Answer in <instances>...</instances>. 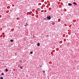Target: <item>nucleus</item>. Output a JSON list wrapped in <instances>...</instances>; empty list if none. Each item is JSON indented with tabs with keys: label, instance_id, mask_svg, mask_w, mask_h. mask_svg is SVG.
<instances>
[{
	"label": "nucleus",
	"instance_id": "nucleus-1",
	"mask_svg": "<svg viewBox=\"0 0 79 79\" xmlns=\"http://www.w3.org/2000/svg\"><path fill=\"white\" fill-rule=\"evenodd\" d=\"M46 18L47 19H49V20H50V19H51V17L50 16H48Z\"/></svg>",
	"mask_w": 79,
	"mask_h": 79
},
{
	"label": "nucleus",
	"instance_id": "nucleus-2",
	"mask_svg": "<svg viewBox=\"0 0 79 79\" xmlns=\"http://www.w3.org/2000/svg\"><path fill=\"white\" fill-rule=\"evenodd\" d=\"M69 5V6H71V5H72V4H71V3H69L68 4Z\"/></svg>",
	"mask_w": 79,
	"mask_h": 79
},
{
	"label": "nucleus",
	"instance_id": "nucleus-3",
	"mask_svg": "<svg viewBox=\"0 0 79 79\" xmlns=\"http://www.w3.org/2000/svg\"><path fill=\"white\" fill-rule=\"evenodd\" d=\"M73 4H74L75 5H77V4L75 2H73Z\"/></svg>",
	"mask_w": 79,
	"mask_h": 79
},
{
	"label": "nucleus",
	"instance_id": "nucleus-4",
	"mask_svg": "<svg viewBox=\"0 0 79 79\" xmlns=\"http://www.w3.org/2000/svg\"><path fill=\"white\" fill-rule=\"evenodd\" d=\"M19 62L20 63H22V60H20Z\"/></svg>",
	"mask_w": 79,
	"mask_h": 79
},
{
	"label": "nucleus",
	"instance_id": "nucleus-5",
	"mask_svg": "<svg viewBox=\"0 0 79 79\" xmlns=\"http://www.w3.org/2000/svg\"><path fill=\"white\" fill-rule=\"evenodd\" d=\"M37 46H40V44L38 43L37 44Z\"/></svg>",
	"mask_w": 79,
	"mask_h": 79
},
{
	"label": "nucleus",
	"instance_id": "nucleus-6",
	"mask_svg": "<svg viewBox=\"0 0 79 79\" xmlns=\"http://www.w3.org/2000/svg\"><path fill=\"white\" fill-rule=\"evenodd\" d=\"M37 10H40V8H38Z\"/></svg>",
	"mask_w": 79,
	"mask_h": 79
},
{
	"label": "nucleus",
	"instance_id": "nucleus-7",
	"mask_svg": "<svg viewBox=\"0 0 79 79\" xmlns=\"http://www.w3.org/2000/svg\"><path fill=\"white\" fill-rule=\"evenodd\" d=\"M5 71L6 72H8V69H6Z\"/></svg>",
	"mask_w": 79,
	"mask_h": 79
},
{
	"label": "nucleus",
	"instance_id": "nucleus-8",
	"mask_svg": "<svg viewBox=\"0 0 79 79\" xmlns=\"http://www.w3.org/2000/svg\"><path fill=\"white\" fill-rule=\"evenodd\" d=\"M30 53H31V54H32V53H33V52H30Z\"/></svg>",
	"mask_w": 79,
	"mask_h": 79
},
{
	"label": "nucleus",
	"instance_id": "nucleus-9",
	"mask_svg": "<svg viewBox=\"0 0 79 79\" xmlns=\"http://www.w3.org/2000/svg\"><path fill=\"white\" fill-rule=\"evenodd\" d=\"M27 26V23H26V25H25V26Z\"/></svg>",
	"mask_w": 79,
	"mask_h": 79
},
{
	"label": "nucleus",
	"instance_id": "nucleus-10",
	"mask_svg": "<svg viewBox=\"0 0 79 79\" xmlns=\"http://www.w3.org/2000/svg\"><path fill=\"white\" fill-rule=\"evenodd\" d=\"M10 41L11 42H13V40H10Z\"/></svg>",
	"mask_w": 79,
	"mask_h": 79
},
{
	"label": "nucleus",
	"instance_id": "nucleus-11",
	"mask_svg": "<svg viewBox=\"0 0 79 79\" xmlns=\"http://www.w3.org/2000/svg\"><path fill=\"white\" fill-rule=\"evenodd\" d=\"M31 13H32V12H30V13H29V14L30 15H31Z\"/></svg>",
	"mask_w": 79,
	"mask_h": 79
},
{
	"label": "nucleus",
	"instance_id": "nucleus-12",
	"mask_svg": "<svg viewBox=\"0 0 79 79\" xmlns=\"http://www.w3.org/2000/svg\"><path fill=\"white\" fill-rule=\"evenodd\" d=\"M52 24H53V25H54V24H55V23H52Z\"/></svg>",
	"mask_w": 79,
	"mask_h": 79
},
{
	"label": "nucleus",
	"instance_id": "nucleus-13",
	"mask_svg": "<svg viewBox=\"0 0 79 79\" xmlns=\"http://www.w3.org/2000/svg\"><path fill=\"white\" fill-rule=\"evenodd\" d=\"M0 79H3V77H1L0 78Z\"/></svg>",
	"mask_w": 79,
	"mask_h": 79
},
{
	"label": "nucleus",
	"instance_id": "nucleus-14",
	"mask_svg": "<svg viewBox=\"0 0 79 79\" xmlns=\"http://www.w3.org/2000/svg\"><path fill=\"white\" fill-rule=\"evenodd\" d=\"M4 74L3 73L1 74V75H3Z\"/></svg>",
	"mask_w": 79,
	"mask_h": 79
},
{
	"label": "nucleus",
	"instance_id": "nucleus-15",
	"mask_svg": "<svg viewBox=\"0 0 79 79\" xmlns=\"http://www.w3.org/2000/svg\"><path fill=\"white\" fill-rule=\"evenodd\" d=\"M20 68H21V69H23V68L22 67V66H21Z\"/></svg>",
	"mask_w": 79,
	"mask_h": 79
},
{
	"label": "nucleus",
	"instance_id": "nucleus-16",
	"mask_svg": "<svg viewBox=\"0 0 79 79\" xmlns=\"http://www.w3.org/2000/svg\"><path fill=\"white\" fill-rule=\"evenodd\" d=\"M43 73H45V71H43Z\"/></svg>",
	"mask_w": 79,
	"mask_h": 79
},
{
	"label": "nucleus",
	"instance_id": "nucleus-17",
	"mask_svg": "<svg viewBox=\"0 0 79 79\" xmlns=\"http://www.w3.org/2000/svg\"><path fill=\"white\" fill-rule=\"evenodd\" d=\"M33 37L34 38H35V36L33 35Z\"/></svg>",
	"mask_w": 79,
	"mask_h": 79
},
{
	"label": "nucleus",
	"instance_id": "nucleus-18",
	"mask_svg": "<svg viewBox=\"0 0 79 79\" xmlns=\"http://www.w3.org/2000/svg\"><path fill=\"white\" fill-rule=\"evenodd\" d=\"M46 18H45L44 19V20H46Z\"/></svg>",
	"mask_w": 79,
	"mask_h": 79
},
{
	"label": "nucleus",
	"instance_id": "nucleus-19",
	"mask_svg": "<svg viewBox=\"0 0 79 79\" xmlns=\"http://www.w3.org/2000/svg\"><path fill=\"white\" fill-rule=\"evenodd\" d=\"M40 67H42V65H40Z\"/></svg>",
	"mask_w": 79,
	"mask_h": 79
},
{
	"label": "nucleus",
	"instance_id": "nucleus-20",
	"mask_svg": "<svg viewBox=\"0 0 79 79\" xmlns=\"http://www.w3.org/2000/svg\"><path fill=\"white\" fill-rule=\"evenodd\" d=\"M45 75V74H44V75Z\"/></svg>",
	"mask_w": 79,
	"mask_h": 79
},
{
	"label": "nucleus",
	"instance_id": "nucleus-21",
	"mask_svg": "<svg viewBox=\"0 0 79 79\" xmlns=\"http://www.w3.org/2000/svg\"><path fill=\"white\" fill-rule=\"evenodd\" d=\"M78 75H79V74H78Z\"/></svg>",
	"mask_w": 79,
	"mask_h": 79
}]
</instances>
